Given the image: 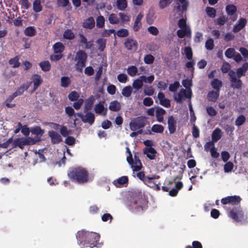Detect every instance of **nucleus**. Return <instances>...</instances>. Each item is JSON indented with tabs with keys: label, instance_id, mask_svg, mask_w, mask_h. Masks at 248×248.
Instances as JSON below:
<instances>
[{
	"label": "nucleus",
	"instance_id": "nucleus-1",
	"mask_svg": "<svg viewBox=\"0 0 248 248\" xmlns=\"http://www.w3.org/2000/svg\"><path fill=\"white\" fill-rule=\"evenodd\" d=\"M147 202L144 195L140 191L133 193L130 199L125 202V204L131 212L136 213L143 211L146 208Z\"/></svg>",
	"mask_w": 248,
	"mask_h": 248
},
{
	"label": "nucleus",
	"instance_id": "nucleus-2",
	"mask_svg": "<svg viewBox=\"0 0 248 248\" xmlns=\"http://www.w3.org/2000/svg\"><path fill=\"white\" fill-rule=\"evenodd\" d=\"M67 176L73 182L79 185L86 184L91 179L87 170L81 166L69 168Z\"/></svg>",
	"mask_w": 248,
	"mask_h": 248
},
{
	"label": "nucleus",
	"instance_id": "nucleus-3",
	"mask_svg": "<svg viewBox=\"0 0 248 248\" xmlns=\"http://www.w3.org/2000/svg\"><path fill=\"white\" fill-rule=\"evenodd\" d=\"M87 59V55L84 50H79L77 52L75 61L77 62L75 65L78 71L80 72L82 71L83 67L86 65Z\"/></svg>",
	"mask_w": 248,
	"mask_h": 248
},
{
	"label": "nucleus",
	"instance_id": "nucleus-4",
	"mask_svg": "<svg viewBox=\"0 0 248 248\" xmlns=\"http://www.w3.org/2000/svg\"><path fill=\"white\" fill-rule=\"evenodd\" d=\"M41 139L38 138L36 140L32 138L28 137L27 138H17L14 141L15 146H18L21 149H23L26 145H34L40 141Z\"/></svg>",
	"mask_w": 248,
	"mask_h": 248
},
{
	"label": "nucleus",
	"instance_id": "nucleus-5",
	"mask_svg": "<svg viewBox=\"0 0 248 248\" xmlns=\"http://www.w3.org/2000/svg\"><path fill=\"white\" fill-rule=\"evenodd\" d=\"M100 238V235L96 232H90L87 233V239L85 247L93 248L96 246Z\"/></svg>",
	"mask_w": 248,
	"mask_h": 248
},
{
	"label": "nucleus",
	"instance_id": "nucleus-6",
	"mask_svg": "<svg viewBox=\"0 0 248 248\" xmlns=\"http://www.w3.org/2000/svg\"><path fill=\"white\" fill-rule=\"evenodd\" d=\"M228 75L231 82V87L233 89H240L242 87V82L241 79L236 78L235 72L233 70H231L229 72Z\"/></svg>",
	"mask_w": 248,
	"mask_h": 248
},
{
	"label": "nucleus",
	"instance_id": "nucleus-7",
	"mask_svg": "<svg viewBox=\"0 0 248 248\" xmlns=\"http://www.w3.org/2000/svg\"><path fill=\"white\" fill-rule=\"evenodd\" d=\"M129 125L131 130L136 131L144 127L145 120L143 117H138L131 122Z\"/></svg>",
	"mask_w": 248,
	"mask_h": 248
},
{
	"label": "nucleus",
	"instance_id": "nucleus-8",
	"mask_svg": "<svg viewBox=\"0 0 248 248\" xmlns=\"http://www.w3.org/2000/svg\"><path fill=\"white\" fill-rule=\"evenodd\" d=\"M229 217L236 222H239L244 218V213L242 210L239 209H233L229 212Z\"/></svg>",
	"mask_w": 248,
	"mask_h": 248
},
{
	"label": "nucleus",
	"instance_id": "nucleus-9",
	"mask_svg": "<svg viewBox=\"0 0 248 248\" xmlns=\"http://www.w3.org/2000/svg\"><path fill=\"white\" fill-rule=\"evenodd\" d=\"M241 200V199L239 196L234 195L222 198L221 200V202L224 205L227 204L238 205L239 204Z\"/></svg>",
	"mask_w": 248,
	"mask_h": 248
},
{
	"label": "nucleus",
	"instance_id": "nucleus-10",
	"mask_svg": "<svg viewBox=\"0 0 248 248\" xmlns=\"http://www.w3.org/2000/svg\"><path fill=\"white\" fill-rule=\"evenodd\" d=\"M85 115L81 113L77 114V116L80 118L81 121L84 123H89L90 125L93 124L95 120L94 115L92 112H86Z\"/></svg>",
	"mask_w": 248,
	"mask_h": 248
},
{
	"label": "nucleus",
	"instance_id": "nucleus-11",
	"mask_svg": "<svg viewBox=\"0 0 248 248\" xmlns=\"http://www.w3.org/2000/svg\"><path fill=\"white\" fill-rule=\"evenodd\" d=\"M88 231H78L76 237L78 240V245L81 247H85L86 243V241L87 239V233H88Z\"/></svg>",
	"mask_w": 248,
	"mask_h": 248
},
{
	"label": "nucleus",
	"instance_id": "nucleus-12",
	"mask_svg": "<svg viewBox=\"0 0 248 248\" xmlns=\"http://www.w3.org/2000/svg\"><path fill=\"white\" fill-rule=\"evenodd\" d=\"M48 135L51 139V143L53 144H59L62 141L61 135L55 131H49Z\"/></svg>",
	"mask_w": 248,
	"mask_h": 248
},
{
	"label": "nucleus",
	"instance_id": "nucleus-13",
	"mask_svg": "<svg viewBox=\"0 0 248 248\" xmlns=\"http://www.w3.org/2000/svg\"><path fill=\"white\" fill-rule=\"evenodd\" d=\"M124 45L129 50H136L138 46V44L137 41L131 38H128L125 40Z\"/></svg>",
	"mask_w": 248,
	"mask_h": 248
},
{
	"label": "nucleus",
	"instance_id": "nucleus-14",
	"mask_svg": "<svg viewBox=\"0 0 248 248\" xmlns=\"http://www.w3.org/2000/svg\"><path fill=\"white\" fill-rule=\"evenodd\" d=\"M168 128L170 134H173L176 130L177 121L173 116L170 115L168 117Z\"/></svg>",
	"mask_w": 248,
	"mask_h": 248
},
{
	"label": "nucleus",
	"instance_id": "nucleus-15",
	"mask_svg": "<svg viewBox=\"0 0 248 248\" xmlns=\"http://www.w3.org/2000/svg\"><path fill=\"white\" fill-rule=\"evenodd\" d=\"M236 11L237 8L233 4H228L226 7V12L229 16H232L231 19L233 21L237 19V16L235 15Z\"/></svg>",
	"mask_w": 248,
	"mask_h": 248
},
{
	"label": "nucleus",
	"instance_id": "nucleus-16",
	"mask_svg": "<svg viewBox=\"0 0 248 248\" xmlns=\"http://www.w3.org/2000/svg\"><path fill=\"white\" fill-rule=\"evenodd\" d=\"M143 152L144 155L150 160L155 159L157 152L155 148L152 147H145L143 150Z\"/></svg>",
	"mask_w": 248,
	"mask_h": 248
},
{
	"label": "nucleus",
	"instance_id": "nucleus-17",
	"mask_svg": "<svg viewBox=\"0 0 248 248\" xmlns=\"http://www.w3.org/2000/svg\"><path fill=\"white\" fill-rule=\"evenodd\" d=\"M143 17V14L141 12L137 16L133 26V30L135 31H139L142 27L141 20Z\"/></svg>",
	"mask_w": 248,
	"mask_h": 248
},
{
	"label": "nucleus",
	"instance_id": "nucleus-18",
	"mask_svg": "<svg viewBox=\"0 0 248 248\" xmlns=\"http://www.w3.org/2000/svg\"><path fill=\"white\" fill-rule=\"evenodd\" d=\"M31 79L33 83V89L32 92H34L36 90L39 86L43 83V79L41 76L38 74L33 75Z\"/></svg>",
	"mask_w": 248,
	"mask_h": 248
},
{
	"label": "nucleus",
	"instance_id": "nucleus-19",
	"mask_svg": "<svg viewBox=\"0 0 248 248\" xmlns=\"http://www.w3.org/2000/svg\"><path fill=\"white\" fill-rule=\"evenodd\" d=\"M157 98L159 103L162 106L168 108L170 106V100L166 98L164 94L162 92H159L157 94Z\"/></svg>",
	"mask_w": 248,
	"mask_h": 248
},
{
	"label": "nucleus",
	"instance_id": "nucleus-20",
	"mask_svg": "<svg viewBox=\"0 0 248 248\" xmlns=\"http://www.w3.org/2000/svg\"><path fill=\"white\" fill-rule=\"evenodd\" d=\"M104 102H100L97 104L94 108L95 112L96 113L102 114L104 116H106L108 109L104 106Z\"/></svg>",
	"mask_w": 248,
	"mask_h": 248
},
{
	"label": "nucleus",
	"instance_id": "nucleus-21",
	"mask_svg": "<svg viewBox=\"0 0 248 248\" xmlns=\"http://www.w3.org/2000/svg\"><path fill=\"white\" fill-rule=\"evenodd\" d=\"M31 132L36 136L34 139L37 140L38 138L40 139V137L43 136L44 133V130L42 129L39 126H35L31 128Z\"/></svg>",
	"mask_w": 248,
	"mask_h": 248
},
{
	"label": "nucleus",
	"instance_id": "nucleus-22",
	"mask_svg": "<svg viewBox=\"0 0 248 248\" xmlns=\"http://www.w3.org/2000/svg\"><path fill=\"white\" fill-rule=\"evenodd\" d=\"M128 182V177L126 176H123L119 178L118 179L114 180L113 183L116 187H122L124 184H127Z\"/></svg>",
	"mask_w": 248,
	"mask_h": 248
},
{
	"label": "nucleus",
	"instance_id": "nucleus-23",
	"mask_svg": "<svg viewBox=\"0 0 248 248\" xmlns=\"http://www.w3.org/2000/svg\"><path fill=\"white\" fill-rule=\"evenodd\" d=\"M113 6L120 11H124L127 7V1L126 0H116Z\"/></svg>",
	"mask_w": 248,
	"mask_h": 248
},
{
	"label": "nucleus",
	"instance_id": "nucleus-24",
	"mask_svg": "<svg viewBox=\"0 0 248 248\" xmlns=\"http://www.w3.org/2000/svg\"><path fill=\"white\" fill-rule=\"evenodd\" d=\"M184 96L187 98H189L191 97V94H186V90L182 89L177 95L174 96V100L177 103H181Z\"/></svg>",
	"mask_w": 248,
	"mask_h": 248
},
{
	"label": "nucleus",
	"instance_id": "nucleus-25",
	"mask_svg": "<svg viewBox=\"0 0 248 248\" xmlns=\"http://www.w3.org/2000/svg\"><path fill=\"white\" fill-rule=\"evenodd\" d=\"M219 92L211 90L208 93L207 97L209 101L215 102L217 100L219 96Z\"/></svg>",
	"mask_w": 248,
	"mask_h": 248
},
{
	"label": "nucleus",
	"instance_id": "nucleus-26",
	"mask_svg": "<svg viewBox=\"0 0 248 248\" xmlns=\"http://www.w3.org/2000/svg\"><path fill=\"white\" fill-rule=\"evenodd\" d=\"M247 20L244 18H241L238 21V23L234 26L233 31L237 32L241 30L246 25Z\"/></svg>",
	"mask_w": 248,
	"mask_h": 248
},
{
	"label": "nucleus",
	"instance_id": "nucleus-27",
	"mask_svg": "<svg viewBox=\"0 0 248 248\" xmlns=\"http://www.w3.org/2000/svg\"><path fill=\"white\" fill-rule=\"evenodd\" d=\"M79 36L80 37L79 45L82 46L84 44L85 45V48L90 49L93 46L92 43L93 41L92 40L91 41H88L87 38L82 34H79Z\"/></svg>",
	"mask_w": 248,
	"mask_h": 248
},
{
	"label": "nucleus",
	"instance_id": "nucleus-28",
	"mask_svg": "<svg viewBox=\"0 0 248 248\" xmlns=\"http://www.w3.org/2000/svg\"><path fill=\"white\" fill-rule=\"evenodd\" d=\"M31 82L30 83H26L22 84L14 93L16 95V96H17L20 95H22L23 93L27 91L29 87Z\"/></svg>",
	"mask_w": 248,
	"mask_h": 248
},
{
	"label": "nucleus",
	"instance_id": "nucleus-29",
	"mask_svg": "<svg viewBox=\"0 0 248 248\" xmlns=\"http://www.w3.org/2000/svg\"><path fill=\"white\" fill-rule=\"evenodd\" d=\"M222 136V132L219 128H216L213 132L212 134V140L213 142H217Z\"/></svg>",
	"mask_w": 248,
	"mask_h": 248
},
{
	"label": "nucleus",
	"instance_id": "nucleus-30",
	"mask_svg": "<svg viewBox=\"0 0 248 248\" xmlns=\"http://www.w3.org/2000/svg\"><path fill=\"white\" fill-rule=\"evenodd\" d=\"M166 113V111L160 107L156 108L155 116L158 122L162 123L164 120L163 115Z\"/></svg>",
	"mask_w": 248,
	"mask_h": 248
},
{
	"label": "nucleus",
	"instance_id": "nucleus-31",
	"mask_svg": "<svg viewBox=\"0 0 248 248\" xmlns=\"http://www.w3.org/2000/svg\"><path fill=\"white\" fill-rule=\"evenodd\" d=\"M94 100L95 99L93 95L85 100L84 107L85 112H88L92 109Z\"/></svg>",
	"mask_w": 248,
	"mask_h": 248
},
{
	"label": "nucleus",
	"instance_id": "nucleus-32",
	"mask_svg": "<svg viewBox=\"0 0 248 248\" xmlns=\"http://www.w3.org/2000/svg\"><path fill=\"white\" fill-rule=\"evenodd\" d=\"M248 69V63H244L241 67H240L236 70V72L235 73L236 74V76H237L238 78H241L242 76H244Z\"/></svg>",
	"mask_w": 248,
	"mask_h": 248
},
{
	"label": "nucleus",
	"instance_id": "nucleus-33",
	"mask_svg": "<svg viewBox=\"0 0 248 248\" xmlns=\"http://www.w3.org/2000/svg\"><path fill=\"white\" fill-rule=\"evenodd\" d=\"M211 85L215 91L220 92V90L223 85V83L221 80L215 78L211 82Z\"/></svg>",
	"mask_w": 248,
	"mask_h": 248
},
{
	"label": "nucleus",
	"instance_id": "nucleus-34",
	"mask_svg": "<svg viewBox=\"0 0 248 248\" xmlns=\"http://www.w3.org/2000/svg\"><path fill=\"white\" fill-rule=\"evenodd\" d=\"M132 168L133 171H138L141 170L142 165L140 159H137L136 160L133 159V162L129 164Z\"/></svg>",
	"mask_w": 248,
	"mask_h": 248
},
{
	"label": "nucleus",
	"instance_id": "nucleus-35",
	"mask_svg": "<svg viewBox=\"0 0 248 248\" xmlns=\"http://www.w3.org/2000/svg\"><path fill=\"white\" fill-rule=\"evenodd\" d=\"M94 20L92 16H90L83 23V26L86 29H92L94 28Z\"/></svg>",
	"mask_w": 248,
	"mask_h": 248
},
{
	"label": "nucleus",
	"instance_id": "nucleus-36",
	"mask_svg": "<svg viewBox=\"0 0 248 248\" xmlns=\"http://www.w3.org/2000/svg\"><path fill=\"white\" fill-rule=\"evenodd\" d=\"M118 16L120 18V22L121 25H124V23L128 22L130 20V17L127 13L120 12L118 13Z\"/></svg>",
	"mask_w": 248,
	"mask_h": 248
},
{
	"label": "nucleus",
	"instance_id": "nucleus-37",
	"mask_svg": "<svg viewBox=\"0 0 248 248\" xmlns=\"http://www.w3.org/2000/svg\"><path fill=\"white\" fill-rule=\"evenodd\" d=\"M53 48L55 53L62 54L64 50V46L62 42H57L53 45Z\"/></svg>",
	"mask_w": 248,
	"mask_h": 248
},
{
	"label": "nucleus",
	"instance_id": "nucleus-38",
	"mask_svg": "<svg viewBox=\"0 0 248 248\" xmlns=\"http://www.w3.org/2000/svg\"><path fill=\"white\" fill-rule=\"evenodd\" d=\"M36 29L34 27L29 26L27 27L24 31V33L27 36L32 37L35 35Z\"/></svg>",
	"mask_w": 248,
	"mask_h": 248
},
{
	"label": "nucleus",
	"instance_id": "nucleus-39",
	"mask_svg": "<svg viewBox=\"0 0 248 248\" xmlns=\"http://www.w3.org/2000/svg\"><path fill=\"white\" fill-rule=\"evenodd\" d=\"M42 71L47 72L50 70L51 64L48 61H44L40 62L39 64Z\"/></svg>",
	"mask_w": 248,
	"mask_h": 248
},
{
	"label": "nucleus",
	"instance_id": "nucleus-40",
	"mask_svg": "<svg viewBox=\"0 0 248 248\" xmlns=\"http://www.w3.org/2000/svg\"><path fill=\"white\" fill-rule=\"evenodd\" d=\"M109 109L113 111H118L121 109L120 104L116 100L110 102Z\"/></svg>",
	"mask_w": 248,
	"mask_h": 248
},
{
	"label": "nucleus",
	"instance_id": "nucleus-41",
	"mask_svg": "<svg viewBox=\"0 0 248 248\" xmlns=\"http://www.w3.org/2000/svg\"><path fill=\"white\" fill-rule=\"evenodd\" d=\"M178 36L182 38L185 36H188L191 34V31L190 29H183L182 30H179L177 31Z\"/></svg>",
	"mask_w": 248,
	"mask_h": 248
},
{
	"label": "nucleus",
	"instance_id": "nucleus-42",
	"mask_svg": "<svg viewBox=\"0 0 248 248\" xmlns=\"http://www.w3.org/2000/svg\"><path fill=\"white\" fill-rule=\"evenodd\" d=\"M33 10L35 13H39L42 10L40 0H34L33 2Z\"/></svg>",
	"mask_w": 248,
	"mask_h": 248
},
{
	"label": "nucleus",
	"instance_id": "nucleus-43",
	"mask_svg": "<svg viewBox=\"0 0 248 248\" xmlns=\"http://www.w3.org/2000/svg\"><path fill=\"white\" fill-rule=\"evenodd\" d=\"M71 84V80L68 77H62L61 78V86L63 88L68 87Z\"/></svg>",
	"mask_w": 248,
	"mask_h": 248
},
{
	"label": "nucleus",
	"instance_id": "nucleus-44",
	"mask_svg": "<svg viewBox=\"0 0 248 248\" xmlns=\"http://www.w3.org/2000/svg\"><path fill=\"white\" fill-rule=\"evenodd\" d=\"M16 96L13 93L12 94L10 95L5 100V105L9 108H12L15 107V104H11V102L16 97Z\"/></svg>",
	"mask_w": 248,
	"mask_h": 248
},
{
	"label": "nucleus",
	"instance_id": "nucleus-45",
	"mask_svg": "<svg viewBox=\"0 0 248 248\" xmlns=\"http://www.w3.org/2000/svg\"><path fill=\"white\" fill-rule=\"evenodd\" d=\"M63 36L66 39L72 40L75 38V36L72 30L67 29L64 31Z\"/></svg>",
	"mask_w": 248,
	"mask_h": 248
},
{
	"label": "nucleus",
	"instance_id": "nucleus-46",
	"mask_svg": "<svg viewBox=\"0 0 248 248\" xmlns=\"http://www.w3.org/2000/svg\"><path fill=\"white\" fill-rule=\"evenodd\" d=\"M132 92V89L130 86H127L124 87L122 90V94L124 97H129Z\"/></svg>",
	"mask_w": 248,
	"mask_h": 248
},
{
	"label": "nucleus",
	"instance_id": "nucleus-47",
	"mask_svg": "<svg viewBox=\"0 0 248 248\" xmlns=\"http://www.w3.org/2000/svg\"><path fill=\"white\" fill-rule=\"evenodd\" d=\"M108 19L111 24H117L120 22V20L117 16L113 13L109 15Z\"/></svg>",
	"mask_w": 248,
	"mask_h": 248
},
{
	"label": "nucleus",
	"instance_id": "nucleus-48",
	"mask_svg": "<svg viewBox=\"0 0 248 248\" xmlns=\"http://www.w3.org/2000/svg\"><path fill=\"white\" fill-rule=\"evenodd\" d=\"M9 63L12 65L14 68L18 67L20 65L18 56H16L14 58L11 59L9 61Z\"/></svg>",
	"mask_w": 248,
	"mask_h": 248
},
{
	"label": "nucleus",
	"instance_id": "nucleus-49",
	"mask_svg": "<svg viewBox=\"0 0 248 248\" xmlns=\"http://www.w3.org/2000/svg\"><path fill=\"white\" fill-rule=\"evenodd\" d=\"M164 127L160 124H154L151 128L153 132L157 133H161L164 131Z\"/></svg>",
	"mask_w": 248,
	"mask_h": 248
},
{
	"label": "nucleus",
	"instance_id": "nucleus-50",
	"mask_svg": "<svg viewBox=\"0 0 248 248\" xmlns=\"http://www.w3.org/2000/svg\"><path fill=\"white\" fill-rule=\"evenodd\" d=\"M246 122V117L243 115H240L237 117L235 121V124L237 126L243 125Z\"/></svg>",
	"mask_w": 248,
	"mask_h": 248
},
{
	"label": "nucleus",
	"instance_id": "nucleus-51",
	"mask_svg": "<svg viewBox=\"0 0 248 248\" xmlns=\"http://www.w3.org/2000/svg\"><path fill=\"white\" fill-rule=\"evenodd\" d=\"M184 52L186 59L188 60H191L193 57V52L191 47L190 46H186L184 49Z\"/></svg>",
	"mask_w": 248,
	"mask_h": 248
},
{
	"label": "nucleus",
	"instance_id": "nucleus-52",
	"mask_svg": "<svg viewBox=\"0 0 248 248\" xmlns=\"http://www.w3.org/2000/svg\"><path fill=\"white\" fill-rule=\"evenodd\" d=\"M134 88L137 90L140 89L143 86V81L142 79L139 78L135 80L132 84Z\"/></svg>",
	"mask_w": 248,
	"mask_h": 248
},
{
	"label": "nucleus",
	"instance_id": "nucleus-53",
	"mask_svg": "<svg viewBox=\"0 0 248 248\" xmlns=\"http://www.w3.org/2000/svg\"><path fill=\"white\" fill-rule=\"evenodd\" d=\"M105 18L102 16H98L96 18V26L99 28H102L105 25Z\"/></svg>",
	"mask_w": 248,
	"mask_h": 248
},
{
	"label": "nucleus",
	"instance_id": "nucleus-54",
	"mask_svg": "<svg viewBox=\"0 0 248 248\" xmlns=\"http://www.w3.org/2000/svg\"><path fill=\"white\" fill-rule=\"evenodd\" d=\"M60 133L62 136L66 137L68 135L71 134V131L70 130H68L66 126L61 125L60 127Z\"/></svg>",
	"mask_w": 248,
	"mask_h": 248
},
{
	"label": "nucleus",
	"instance_id": "nucleus-55",
	"mask_svg": "<svg viewBox=\"0 0 248 248\" xmlns=\"http://www.w3.org/2000/svg\"><path fill=\"white\" fill-rule=\"evenodd\" d=\"M205 11L207 16L213 18L215 17L216 15V10L214 8L207 7Z\"/></svg>",
	"mask_w": 248,
	"mask_h": 248
},
{
	"label": "nucleus",
	"instance_id": "nucleus-56",
	"mask_svg": "<svg viewBox=\"0 0 248 248\" xmlns=\"http://www.w3.org/2000/svg\"><path fill=\"white\" fill-rule=\"evenodd\" d=\"M97 43L99 45V50L103 51L106 47V40L103 38H99L97 40Z\"/></svg>",
	"mask_w": 248,
	"mask_h": 248
},
{
	"label": "nucleus",
	"instance_id": "nucleus-57",
	"mask_svg": "<svg viewBox=\"0 0 248 248\" xmlns=\"http://www.w3.org/2000/svg\"><path fill=\"white\" fill-rule=\"evenodd\" d=\"M138 69L135 66H131L127 68V73L131 77H134L137 75Z\"/></svg>",
	"mask_w": 248,
	"mask_h": 248
},
{
	"label": "nucleus",
	"instance_id": "nucleus-58",
	"mask_svg": "<svg viewBox=\"0 0 248 248\" xmlns=\"http://www.w3.org/2000/svg\"><path fill=\"white\" fill-rule=\"evenodd\" d=\"M79 95V94L76 91L71 92L68 96V99L71 101H75L78 99Z\"/></svg>",
	"mask_w": 248,
	"mask_h": 248
},
{
	"label": "nucleus",
	"instance_id": "nucleus-59",
	"mask_svg": "<svg viewBox=\"0 0 248 248\" xmlns=\"http://www.w3.org/2000/svg\"><path fill=\"white\" fill-rule=\"evenodd\" d=\"M172 0H160L159 2V7L160 9H163L167 7L171 3Z\"/></svg>",
	"mask_w": 248,
	"mask_h": 248
},
{
	"label": "nucleus",
	"instance_id": "nucleus-60",
	"mask_svg": "<svg viewBox=\"0 0 248 248\" xmlns=\"http://www.w3.org/2000/svg\"><path fill=\"white\" fill-rule=\"evenodd\" d=\"M117 35L119 37H125L128 35V31L127 29H122L117 32Z\"/></svg>",
	"mask_w": 248,
	"mask_h": 248
},
{
	"label": "nucleus",
	"instance_id": "nucleus-61",
	"mask_svg": "<svg viewBox=\"0 0 248 248\" xmlns=\"http://www.w3.org/2000/svg\"><path fill=\"white\" fill-rule=\"evenodd\" d=\"M235 49L233 48H229L226 50L225 55L228 58H232L235 54Z\"/></svg>",
	"mask_w": 248,
	"mask_h": 248
},
{
	"label": "nucleus",
	"instance_id": "nucleus-62",
	"mask_svg": "<svg viewBox=\"0 0 248 248\" xmlns=\"http://www.w3.org/2000/svg\"><path fill=\"white\" fill-rule=\"evenodd\" d=\"M180 86V83L178 81H175L173 84H170L169 86V91L172 92H175L177 91Z\"/></svg>",
	"mask_w": 248,
	"mask_h": 248
},
{
	"label": "nucleus",
	"instance_id": "nucleus-63",
	"mask_svg": "<svg viewBox=\"0 0 248 248\" xmlns=\"http://www.w3.org/2000/svg\"><path fill=\"white\" fill-rule=\"evenodd\" d=\"M233 163L231 161L227 162L224 165V171L225 172H230L233 169Z\"/></svg>",
	"mask_w": 248,
	"mask_h": 248
},
{
	"label": "nucleus",
	"instance_id": "nucleus-64",
	"mask_svg": "<svg viewBox=\"0 0 248 248\" xmlns=\"http://www.w3.org/2000/svg\"><path fill=\"white\" fill-rule=\"evenodd\" d=\"M186 248H202V245L201 242L198 241H194L192 243V246L188 245Z\"/></svg>",
	"mask_w": 248,
	"mask_h": 248
}]
</instances>
